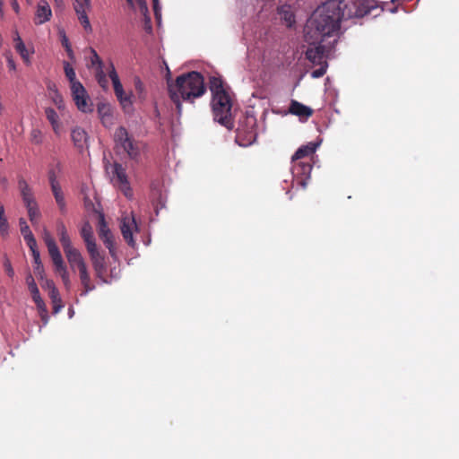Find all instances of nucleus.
Returning a JSON list of instances; mask_svg holds the SVG:
<instances>
[{"instance_id": "a18cd8bd", "label": "nucleus", "mask_w": 459, "mask_h": 459, "mask_svg": "<svg viewBox=\"0 0 459 459\" xmlns=\"http://www.w3.org/2000/svg\"><path fill=\"white\" fill-rule=\"evenodd\" d=\"M43 288L48 290V294H51V290H57V289L52 280H46L45 284L43 285Z\"/></svg>"}, {"instance_id": "13d9d810", "label": "nucleus", "mask_w": 459, "mask_h": 459, "mask_svg": "<svg viewBox=\"0 0 459 459\" xmlns=\"http://www.w3.org/2000/svg\"><path fill=\"white\" fill-rule=\"evenodd\" d=\"M135 89L138 91H141L143 89V83L139 79L135 81Z\"/></svg>"}, {"instance_id": "4468645a", "label": "nucleus", "mask_w": 459, "mask_h": 459, "mask_svg": "<svg viewBox=\"0 0 459 459\" xmlns=\"http://www.w3.org/2000/svg\"><path fill=\"white\" fill-rule=\"evenodd\" d=\"M18 189L24 206H29L37 203L32 187L28 184L24 178H18Z\"/></svg>"}, {"instance_id": "c756f323", "label": "nucleus", "mask_w": 459, "mask_h": 459, "mask_svg": "<svg viewBox=\"0 0 459 459\" xmlns=\"http://www.w3.org/2000/svg\"><path fill=\"white\" fill-rule=\"evenodd\" d=\"M48 296L53 304V313L57 314L64 307L58 290H51V294H48Z\"/></svg>"}, {"instance_id": "052dcab7", "label": "nucleus", "mask_w": 459, "mask_h": 459, "mask_svg": "<svg viewBox=\"0 0 459 459\" xmlns=\"http://www.w3.org/2000/svg\"><path fill=\"white\" fill-rule=\"evenodd\" d=\"M2 6H3V0H0V11L2 10Z\"/></svg>"}, {"instance_id": "49530a36", "label": "nucleus", "mask_w": 459, "mask_h": 459, "mask_svg": "<svg viewBox=\"0 0 459 459\" xmlns=\"http://www.w3.org/2000/svg\"><path fill=\"white\" fill-rule=\"evenodd\" d=\"M367 13H368V11H362L359 8H356V10L354 12H352L351 10H349L347 15L349 17H351V16L359 17V16H363Z\"/></svg>"}, {"instance_id": "cd10ccee", "label": "nucleus", "mask_w": 459, "mask_h": 459, "mask_svg": "<svg viewBox=\"0 0 459 459\" xmlns=\"http://www.w3.org/2000/svg\"><path fill=\"white\" fill-rule=\"evenodd\" d=\"M98 112L100 115L101 122L105 126H109L113 124L112 115L108 107L105 105L99 107Z\"/></svg>"}, {"instance_id": "473e14b6", "label": "nucleus", "mask_w": 459, "mask_h": 459, "mask_svg": "<svg viewBox=\"0 0 459 459\" xmlns=\"http://www.w3.org/2000/svg\"><path fill=\"white\" fill-rule=\"evenodd\" d=\"M289 9L290 8L287 6H281L279 12L282 15V19L285 21L286 25L288 27H291L292 24L295 23V16Z\"/></svg>"}, {"instance_id": "7ed1b4c3", "label": "nucleus", "mask_w": 459, "mask_h": 459, "mask_svg": "<svg viewBox=\"0 0 459 459\" xmlns=\"http://www.w3.org/2000/svg\"><path fill=\"white\" fill-rule=\"evenodd\" d=\"M209 89L212 92V108L214 120L228 129L232 128V100L224 82L220 77L210 78Z\"/></svg>"}, {"instance_id": "79ce46f5", "label": "nucleus", "mask_w": 459, "mask_h": 459, "mask_svg": "<svg viewBox=\"0 0 459 459\" xmlns=\"http://www.w3.org/2000/svg\"><path fill=\"white\" fill-rule=\"evenodd\" d=\"M4 268L6 274L10 278H13L14 276V270H13L12 264L8 258H5L4 261Z\"/></svg>"}, {"instance_id": "aec40b11", "label": "nucleus", "mask_w": 459, "mask_h": 459, "mask_svg": "<svg viewBox=\"0 0 459 459\" xmlns=\"http://www.w3.org/2000/svg\"><path fill=\"white\" fill-rule=\"evenodd\" d=\"M45 115H46L48 121L50 123L54 133L56 135H60L62 129H63V126L59 119L58 114L56 112V110L54 108H46Z\"/></svg>"}, {"instance_id": "4d7b16f0", "label": "nucleus", "mask_w": 459, "mask_h": 459, "mask_svg": "<svg viewBox=\"0 0 459 459\" xmlns=\"http://www.w3.org/2000/svg\"><path fill=\"white\" fill-rule=\"evenodd\" d=\"M42 321L44 322V324H47L48 323V310H46L45 313H39Z\"/></svg>"}, {"instance_id": "c85d7f7f", "label": "nucleus", "mask_w": 459, "mask_h": 459, "mask_svg": "<svg viewBox=\"0 0 459 459\" xmlns=\"http://www.w3.org/2000/svg\"><path fill=\"white\" fill-rule=\"evenodd\" d=\"M126 3L131 9L135 10L137 7L143 15L146 16L148 14V6L145 0H126Z\"/></svg>"}, {"instance_id": "6e6552de", "label": "nucleus", "mask_w": 459, "mask_h": 459, "mask_svg": "<svg viewBox=\"0 0 459 459\" xmlns=\"http://www.w3.org/2000/svg\"><path fill=\"white\" fill-rule=\"evenodd\" d=\"M115 148L122 150L132 160H137L141 153L142 143L130 135L124 126H119L114 134Z\"/></svg>"}, {"instance_id": "dca6fc26", "label": "nucleus", "mask_w": 459, "mask_h": 459, "mask_svg": "<svg viewBox=\"0 0 459 459\" xmlns=\"http://www.w3.org/2000/svg\"><path fill=\"white\" fill-rule=\"evenodd\" d=\"M88 253L91 259L92 266L97 277L102 279L106 273V263L104 256L100 255L98 248H95L91 251H88Z\"/></svg>"}, {"instance_id": "e2e57ef3", "label": "nucleus", "mask_w": 459, "mask_h": 459, "mask_svg": "<svg viewBox=\"0 0 459 459\" xmlns=\"http://www.w3.org/2000/svg\"><path fill=\"white\" fill-rule=\"evenodd\" d=\"M26 1H27L29 4H30L32 0H26Z\"/></svg>"}, {"instance_id": "72a5a7b5", "label": "nucleus", "mask_w": 459, "mask_h": 459, "mask_svg": "<svg viewBox=\"0 0 459 459\" xmlns=\"http://www.w3.org/2000/svg\"><path fill=\"white\" fill-rule=\"evenodd\" d=\"M72 97H79L80 95L88 94L83 85L79 82L70 86Z\"/></svg>"}, {"instance_id": "b1692460", "label": "nucleus", "mask_w": 459, "mask_h": 459, "mask_svg": "<svg viewBox=\"0 0 459 459\" xmlns=\"http://www.w3.org/2000/svg\"><path fill=\"white\" fill-rule=\"evenodd\" d=\"M80 281L83 287V290L81 295H87L90 291L95 289V285L91 282L90 274L87 268L79 272Z\"/></svg>"}, {"instance_id": "9b49d317", "label": "nucleus", "mask_w": 459, "mask_h": 459, "mask_svg": "<svg viewBox=\"0 0 459 459\" xmlns=\"http://www.w3.org/2000/svg\"><path fill=\"white\" fill-rule=\"evenodd\" d=\"M324 42L307 43L308 48L305 53L306 58L314 65H322L323 62H325L326 46L323 44Z\"/></svg>"}, {"instance_id": "f704fd0d", "label": "nucleus", "mask_w": 459, "mask_h": 459, "mask_svg": "<svg viewBox=\"0 0 459 459\" xmlns=\"http://www.w3.org/2000/svg\"><path fill=\"white\" fill-rule=\"evenodd\" d=\"M96 79L100 87L107 89L108 82L103 71V67L96 69Z\"/></svg>"}, {"instance_id": "09e8293b", "label": "nucleus", "mask_w": 459, "mask_h": 459, "mask_svg": "<svg viewBox=\"0 0 459 459\" xmlns=\"http://www.w3.org/2000/svg\"><path fill=\"white\" fill-rule=\"evenodd\" d=\"M30 295H31V298L33 299V301L36 303L38 302V300H41V297H40V294H39V288L38 289H35V290H30Z\"/></svg>"}, {"instance_id": "5fc2aeb1", "label": "nucleus", "mask_w": 459, "mask_h": 459, "mask_svg": "<svg viewBox=\"0 0 459 459\" xmlns=\"http://www.w3.org/2000/svg\"><path fill=\"white\" fill-rule=\"evenodd\" d=\"M13 41H14V44L17 43V42H23L22 39H21L20 35H19V32L17 30H15L13 32Z\"/></svg>"}, {"instance_id": "f03ea898", "label": "nucleus", "mask_w": 459, "mask_h": 459, "mask_svg": "<svg viewBox=\"0 0 459 459\" xmlns=\"http://www.w3.org/2000/svg\"><path fill=\"white\" fill-rule=\"evenodd\" d=\"M167 82L169 98L179 114L182 110V100L193 102L206 92L204 76L195 71L183 74L174 82L168 79Z\"/></svg>"}, {"instance_id": "c9c22d12", "label": "nucleus", "mask_w": 459, "mask_h": 459, "mask_svg": "<svg viewBox=\"0 0 459 459\" xmlns=\"http://www.w3.org/2000/svg\"><path fill=\"white\" fill-rule=\"evenodd\" d=\"M51 99L59 110H63L65 108V102L63 97L59 93L57 89L54 90V94L51 95Z\"/></svg>"}, {"instance_id": "393cba45", "label": "nucleus", "mask_w": 459, "mask_h": 459, "mask_svg": "<svg viewBox=\"0 0 459 459\" xmlns=\"http://www.w3.org/2000/svg\"><path fill=\"white\" fill-rule=\"evenodd\" d=\"M73 100L80 111L90 112L91 111V104L90 103L89 95H80L79 97H73Z\"/></svg>"}, {"instance_id": "1a4fd4ad", "label": "nucleus", "mask_w": 459, "mask_h": 459, "mask_svg": "<svg viewBox=\"0 0 459 459\" xmlns=\"http://www.w3.org/2000/svg\"><path fill=\"white\" fill-rule=\"evenodd\" d=\"M108 76L113 83L115 94L122 105L124 109L129 108L132 106L131 96L126 95L124 91L122 83L119 80L118 74L112 63L109 64Z\"/></svg>"}, {"instance_id": "a211bd4d", "label": "nucleus", "mask_w": 459, "mask_h": 459, "mask_svg": "<svg viewBox=\"0 0 459 459\" xmlns=\"http://www.w3.org/2000/svg\"><path fill=\"white\" fill-rule=\"evenodd\" d=\"M52 16V11L46 0H39L35 14V23L43 24L49 21Z\"/></svg>"}, {"instance_id": "de8ad7c7", "label": "nucleus", "mask_w": 459, "mask_h": 459, "mask_svg": "<svg viewBox=\"0 0 459 459\" xmlns=\"http://www.w3.org/2000/svg\"><path fill=\"white\" fill-rule=\"evenodd\" d=\"M34 271H35V273L40 277V279H43L44 278V275H45V271H44V267H43V264H39V265H35L34 266Z\"/></svg>"}, {"instance_id": "0eeeda50", "label": "nucleus", "mask_w": 459, "mask_h": 459, "mask_svg": "<svg viewBox=\"0 0 459 459\" xmlns=\"http://www.w3.org/2000/svg\"><path fill=\"white\" fill-rule=\"evenodd\" d=\"M256 137V118L253 114L247 112L238 119L236 129V142L240 146L247 147L255 143Z\"/></svg>"}, {"instance_id": "e433bc0d", "label": "nucleus", "mask_w": 459, "mask_h": 459, "mask_svg": "<svg viewBox=\"0 0 459 459\" xmlns=\"http://www.w3.org/2000/svg\"><path fill=\"white\" fill-rule=\"evenodd\" d=\"M91 65L96 66V69L103 67V62H102L101 58L99 56L96 50L93 48H91Z\"/></svg>"}, {"instance_id": "4be33fe9", "label": "nucleus", "mask_w": 459, "mask_h": 459, "mask_svg": "<svg viewBox=\"0 0 459 459\" xmlns=\"http://www.w3.org/2000/svg\"><path fill=\"white\" fill-rule=\"evenodd\" d=\"M19 225L21 233L23 236V238L29 247H32L35 246L36 239L32 234V232L30 230L29 225L27 224L26 221L23 218H20L19 220Z\"/></svg>"}, {"instance_id": "3c124183", "label": "nucleus", "mask_w": 459, "mask_h": 459, "mask_svg": "<svg viewBox=\"0 0 459 459\" xmlns=\"http://www.w3.org/2000/svg\"><path fill=\"white\" fill-rule=\"evenodd\" d=\"M50 187H51L53 195L57 194V193L60 194V193L63 192L59 183L52 184V185H50Z\"/></svg>"}, {"instance_id": "5701e85b", "label": "nucleus", "mask_w": 459, "mask_h": 459, "mask_svg": "<svg viewBox=\"0 0 459 459\" xmlns=\"http://www.w3.org/2000/svg\"><path fill=\"white\" fill-rule=\"evenodd\" d=\"M10 234V223L5 215V209L0 203V236L3 238H6Z\"/></svg>"}, {"instance_id": "bf43d9fd", "label": "nucleus", "mask_w": 459, "mask_h": 459, "mask_svg": "<svg viewBox=\"0 0 459 459\" xmlns=\"http://www.w3.org/2000/svg\"><path fill=\"white\" fill-rule=\"evenodd\" d=\"M48 89L52 92V93H51V95H52V94H54V90H55V89H56V85H55V84H49V85L48 86Z\"/></svg>"}, {"instance_id": "9d476101", "label": "nucleus", "mask_w": 459, "mask_h": 459, "mask_svg": "<svg viewBox=\"0 0 459 459\" xmlns=\"http://www.w3.org/2000/svg\"><path fill=\"white\" fill-rule=\"evenodd\" d=\"M112 181L127 198L132 197L133 192L127 179L126 169L117 162H115L112 167Z\"/></svg>"}, {"instance_id": "8fccbe9b", "label": "nucleus", "mask_w": 459, "mask_h": 459, "mask_svg": "<svg viewBox=\"0 0 459 459\" xmlns=\"http://www.w3.org/2000/svg\"><path fill=\"white\" fill-rule=\"evenodd\" d=\"M37 306V308L39 310V313H45L47 310L46 304L43 299L38 300V302L35 303Z\"/></svg>"}, {"instance_id": "864d4df0", "label": "nucleus", "mask_w": 459, "mask_h": 459, "mask_svg": "<svg viewBox=\"0 0 459 459\" xmlns=\"http://www.w3.org/2000/svg\"><path fill=\"white\" fill-rule=\"evenodd\" d=\"M11 4H12V7L14 10V12L16 13H18L19 10H20V7H19L17 0H11Z\"/></svg>"}, {"instance_id": "37998d69", "label": "nucleus", "mask_w": 459, "mask_h": 459, "mask_svg": "<svg viewBox=\"0 0 459 459\" xmlns=\"http://www.w3.org/2000/svg\"><path fill=\"white\" fill-rule=\"evenodd\" d=\"M48 181H49L50 185L59 183L58 180H57L56 172V170L54 169H50L48 170Z\"/></svg>"}, {"instance_id": "412c9836", "label": "nucleus", "mask_w": 459, "mask_h": 459, "mask_svg": "<svg viewBox=\"0 0 459 459\" xmlns=\"http://www.w3.org/2000/svg\"><path fill=\"white\" fill-rule=\"evenodd\" d=\"M71 137L74 144L78 149H83L87 144V133L81 127H75L72 130Z\"/></svg>"}, {"instance_id": "423d86ee", "label": "nucleus", "mask_w": 459, "mask_h": 459, "mask_svg": "<svg viewBox=\"0 0 459 459\" xmlns=\"http://www.w3.org/2000/svg\"><path fill=\"white\" fill-rule=\"evenodd\" d=\"M56 230L59 237V241L70 264V267L73 270L77 267L79 272L87 268L82 254L77 248L73 247L66 227L63 221H57Z\"/></svg>"}, {"instance_id": "680f3d73", "label": "nucleus", "mask_w": 459, "mask_h": 459, "mask_svg": "<svg viewBox=\"0 0 459 459\" xmlns=\"http://www.w3.org/2000/svg\"><path fill=\"white\" fill-rule=\"evenodd\" d=\"M86 4H90V0H84Z\"/></svg>"}, {"instance_id": "f257e3e1", "label": "nucleus", "mask_w": 459, "mask_h": 459, "mask_svg": "<svg viewBox=\"0 0 459 459\" xmlns=\"http://www.w3.org/2000/svg\"><path fill=\"white\" fill-rule=\"evenodd\" d=\"M349 3H353V0H340L339 3L333 0L317 7L305 25V41L318 43L333 36L340 30V22Z\"/></svg>"}, {"instance_id": "4c0bfd02", "label": "nucleus", "mask_w": 459, "mask_h": 459, "mask_svg": "<svg viewBox=\"0 0 459 459\" xmlns=\"http://www.w3.org/2000/svg\"><path fill=\"white\" fill-rule=\"evenodd\" d=\"M54 197H55L56 203L57 206L59 207L61 212L65 213L66 212V204H65L64 193L63 192L60 194L57 193V194L54 195Z\"/></svg>"}, {"instance_id": "2f4dec72", "label": "nucleus", "mask_w": 459, "mask_h": 459, "mask_svg": "<svg viewBox=\"0 0 459 459\" xmlns=\"http://www.w3.org/2000/svg\"><path fill=\"white\" fill-rule=\"evenodd\" d=\"M15 50L20 54L21 57L24 61L25 64L29 65L30 61V52L26 48V46L23 42H17L14 44Z\"/></svg>"}, {"instance_id": "603ef678", "label": "nucleus", "mask_w": 459, "mask_h": 459, "mask_svg": "<svg viewBox=\"0 0 459 459\" xmlns=\"http://www.w3.org/2000/svg\"><path fill=\"white\" fill-rule=\"evenodd\" d=\"M7 65L10 70H15L16 65L11 55L6 56Z\"/></svg>"}, {"instance_id": "2eb2a0df", "label": "nucleus", "mask_w": 459, "mask_h": 459, "mask_svg": "<svg viewBox=\"0 0 459 459\" xmlns=\"http://www.w3.org/2000/svg\"><path fill=\"white\" fill-rule=\"evenodd\" d=\"M289 112L291 115L297 116L300 120L308 119L314 113L313 109L298 100H292L290 103Z\"/></svg>"}, {"instance_id": "c03bdc74", "label": "nucleus", "mask_w": 459, "mask_h": 459, "mask_svg": "<svg viewBox=\"0 0 459 459\" xmlns=\"http://www.w3.org/2000/svg\"><path fill=\"white\" fill-rule=\"evenodd\" d=\"M26 283L28 285V289L29 290H35V289H38V286L34 281V278L31 274H28L26 276Z\"/></svg>"}, {"instance_id": "a19ab883", "label": "nucleus", "mask_w": 459, "mask_h": 459, "mask_svg": "<svg viewBox=\"0 0 459 459\" xmlns=\"http://www.w3.org/2000/svg\"><path fill=\"white\" fill-rule=\"evenodd\" d=\"M31 142L36 144L42 143V133L39 129H33L30 133Z\"/></svg>"}, {"instance_id": "6ab92c4d", "label": "nucleus", "mask_w": 459, "mask_h": 459, "mask_svg": "<svg viewBox=\"0 0 459 459\" xmlns=\"http://www.w3.org/2000/svg\"><path fill=\"white\" fill-rule=\"evenodd\" d=\"M81 236L85 242L87 251H91L95 248H98L95 242L92 227L88 221L83 223L81 229Z\"/></svg>"}, {"instance_id": "ddd939ff", "label": "nucleus", "mask_w": 459, "mask_h": 459, "mask_svg": "<svg viewBox=\"0 0 459 459\" xmlns=\"http://www.w3.org/2000/svg\"><path fill=\"white\" fill-rule=\"evenodd\" d=\"M99 237L103 241L106 247L108 249L111 256L115 255V242L114 238L109 230L104 217L101 216L99 221Z\"/></svg>"}, {"instance_id": "58836bf2", "label": "nucleus", "mask_w": 459, "mask_h": 459, "mask_svg": "<svg viewBox=\"0 0 459 459\" xmlns=\"http://www.w3.org/2000/svg\"><path fill=\"white\" fill-rule=\"evenodd\" d=\"M319 65L320 67L318 69H316L311 73V76L313 78H320L325 74L327 69V62H323V64Z\"/></svg>"}, {"instance_id": "bb28decb", "label": "nucleus", "mask_w": 459, "mask_h": 459, "mask_svg": "<svg viewBox=\"0 0 459 459\" xmlns=\"http://www.w3.org/2000/svg\"><path fill=\"white\" fill-rule=\"evenodd\" d=\"M28 212V216L32 223V225L38 224L39 220L40 218V212L38 205V203H35L34 204H30L29 206H25Z\"/></svg>"}, {"instance_id": "6e6d98bb", "label": "nucleus", "mask_w": 459, "mask_h": 459, "mask_svg": "<svg viewBox=\"0 0 459 459\" xmlns=\"http://www.w3.org/2000/svg\"><path fill=\"white\" fill-rule=\"evenodd\" d=\"M153 10L156 16L159 14V0H153Z\"/></svg>"}, {"instance_id": "7c9ffc66", "label": "nucleus", "mask_w": 459, "mask_h": 459, "mask_svg": "<svg viewBox=\"0 0 459 459\" xmlns=\"http://www.w3.org/2000/svg\"><path fill=\"white\" fill-rule=\"evenodd\" d=\"M63 65H64L65 74L70 82V86L74 85V83H75V82H79V81L76 79L75 71L73 68V66L71 65V64L67 61H64Z\"/></svg>"}, {"instance_id": "39448f33", "label": "nucleus", "mask_w": 459, "mask_h": 459, "mask_svg": "<svg viewBox=\"0 0 459 459\" xmlns=\"http://www.w3.org/2000/svg\"><path fill=\"white\" fill-rule=\"evenodd\" d=\"M43 239L52 260L55 273L60 276L65 288L69 290L72 286L69 273L55 239L48 230H45Z\"/></svg>"}, {"instance_id": "20e7f679", "label": "nucleus", "mask_w": 459, "mask_h": 459, "mask_svg": "<svg viewBox=\"0 0 459 459\" xmlns=\"http://www.w3.org/2000/svg\"><path fill=\"white\" fill-rule=\"evenodd\" d=\"M317 145L309 143L306 145L300 146L291 157V174H292V187L295 186H300L305 189L308 180L310 179V174L312 170V165L310 162H305L300 160L303 158L312 155Z\"/></svg>"}, {"instance_id": "f3484780", "label": "nucleus", "mask_w": 459, "mask_h": 459, "mask_svg": "<svg viewBox=\"0 0 459 459\" xmlns=\"http://www.w3.org/2000/svg\"><path fill=\"white\" fill-rule=\"evenodd\" d=\"M90 5L91 3L89 4H86L84 0H76L74 4V10L78 16V19L82 27L84 28V30L88 31L91 30V25L86 13V10L90 8Z\"/></svg>"}, {"instance_id": "a878e982", "label": "nucleus", "mask_w": 459, "mask_h": 459, "mask_svg": "<svg viewBox=\"0 0 459 459\" xmlns=\"http://www.w3.org/2000/svg\"><path fill=\"white\" fill-rule=\"evenodd\" d=\"M58 34H59V37H60L61 44L65 48V51L67 53L68 57L72 61H74V58H75L74 53V51L72 49L71 44H70L69 39H68V38H67V36L65 34V31L63 29H61V30H59Z\"/></svg>"}, {"instance_id": "f8f14e48", "label": "nucleus", "mask_w": 459, "mask_h": 459, "mask_svg": "<svg viewBox=\"0 0 459 459\" xmlns=\"http://www.w3.org/2000/svg\"><path fill=\"white\" fill-rule=\"evenodd\" d=\"M121 233L124 239L130 247H134L135 241L133 237L134 230H137V224L133 214L126 215L121 219Z\"/></svg>"}, {"instance_id": "ea45409f", "label": "nucleus", "mask_w": 459, "mask_h": 459, "mask_svg": "<svg viewBox=\"0 0 459 459\" xmlns=\"http://www.w3.org/2000/svg\"><path fill=\"white\" fill-rule=\"evenodd\" d=\"M30 252H31V255H32V257H33V261H34V264L35 265H39V264H41V259H40V255H39V252L38 250V247H37V241L35 242V246H33L32 247H29Z\"/></svg>"}]
</instances>
